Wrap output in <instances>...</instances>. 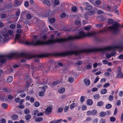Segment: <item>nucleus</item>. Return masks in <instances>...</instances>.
<instances>
[{
    "instance_id": "10",
    "label": "nucleus",
    "mask_w": 123,
    "mask_h": 123,
    "mask_svg": "<svg viewBox=\"0 0 123 123\" xmlns=\"http://www.w3.org/2000/svg\"><path fill=\"white\" fill-rule=\"evenodd\" d=\"M86 6L85 7V9L86 10H90L92 8V6L91 5H90L88 3H86Z\"/></svg>"
},
{
    "instance_id": "30",
    "label": "nucleus",
    "mask_w": 123,
    "mask_h": 123,
    "mask_svg": "<svg viewBox=\"0 0 123 123\" xmlns=\"http://www.w3.org/2000/svg\"><path fill=\"white\" fill-rule=\"evenodd\" d=\"M112 107L111 105L110 104H108L105 106L106 108L107 109L111 108Z\"/></svg>"
},
{
    "instance_id": "5",
    "label": "nucleus",
    "mask_w": 123,
    "mask_h": 123,
    "mask_svg": "<svg viewBox=\"0 0 123 123\" xmlns=\"http://www.w3.org/2000/svg\"><path fill=\"white\" fill-rule=\"evenodd\" d=\"M119 25V23L116 22L113 24L112 26L108 27V29L113 33H116L119 31L118 28Z\"/></svg>"
},
{
    "instance_id": "50",
    "label": "nucleus",
    "mask_w": 123,
    "mask_h": 123,
    "mask_svg": "<svg viewBox=\"0 0 123 123\" xmlns=\"http://www.w3.org/2000/svg\"><path fill=\"white\" fill-rule=\"evenodd\" d=\"M6 120L4 118H2L0 120V123H5Z\"/></svg>"
},
{
    "instance_id": "63",
    "label": "nucleus",
    "mask_w": 123,
    "mask_h": 123,
    "mask_svg": "<svg viewBox=\"0 0 123 123\" xmlns=\"http://www.w3.org/2000/svg\"><path fill=\"white\" fill-rule=\"evenodd\" d=\"M98 90V88H96L95 87V88H93L92 90V92H94L95 91H97Z\"/></svg>"
},
{
    "instance_id": "46",
    "label": "nucleus",
    "mask_w": 123,
    "mask_h": 123,
    "mask_svg": "<svg viewBox=\"0 0 123 123\" xmlns=\"http://www.w3.org/2000/svg\"><path fill=\"white\" fill-rule=\"evenodd\" d=\"M85 98L84 96H82L80 98V100L81 102H83L85 100Z\"/></svg>"
},
{
    "instance_id": "13",
    "label": "nucleus",
    "mask_w": 123,
    "mask_h": 123,
    "mask_svg": "<svg viewBox=\"0 0 123 123\" xmlns=\"http://www.w3.org/2000/svg\"><path fill=\"white\" fill-rule=\"evenodd\" d=\"M31 68L32 70L34 71H37L38 70V69L39 70L40 68H39V66L38 67H37L35 66H31Z\"/></svg>"
},
{
    "instance_id": "28",
    "label": "nucleus",
    "mask_w": 123,
    "mask_h": 123,
    "mask_svg": "<svg viewBox=\"0 0 123 123\" xmlns=\"http://www.w3.org/2000/svg\"><path fill=\"white\" fill-rule=\"evenodd\" d=\"M82 62L81 61H78L76 62L75 64L78 65H80L82 64Z\"/></svg>"
},
{
    "instance_id": "39",
    "label": "nucleus",
    "mask_w": 123,
    "mask_h": 123,
    "mask_svg": "<svg viewBox=\"0 0 123 123\" xmlns=\"http://www.w3.org/2000/svg\"><path fill=\"white\" fill-rule=\"evenodd\" d=\"M66 16V14L65 13H61L60 15V16L62 18H64Z\"/></svg>"
},
{
    "instance_id": "51",
    "label": "nucleus",
    "mask_w": 123,
    "mask_h": 123,
    "mask_svg": "<svg viewBox=\"0 0 123 123\" xmlns=\"http://www.w3.org/2000/svg\"><path fill=\"white\" fill-rule=\"evenodd\" d=\"M13 32L11 30H9L7 32V34H8V35H11L13 33Z\"/></svg>"
},
{
    "instance_id": "32",
    "label": "nucleus",
    "mask_w": 123,
    "mask_h": 123,
    "mask_svg": "<svg viewBox=\"0 0 123 123\" xmlns=\"http://www.w3.org/2000/svg\"><path fill=\"white\" fill-rule=\"evenodd\" d=\"M68 80L70 83H72L74 81V78L72 77H70L68 79Z\"/></svg>"
},
{
    "instance_id": "52",
    "label": "nucleus",
    "mask_w": 123,
    "mask_h": 123,
    "mask_svg": "<svg viewBox=\"0 0 123 123\" xmlns=\"http://www.w3.org/2000/svg\"><path fill=\"white\" fill-rule=\"evenodd\" d=\"M16 25H14L12 24L10 25V27L12 29H14Z\"/></svg>"
},
{
    "instance_id": "21",
    "label": "nucleus",
    "mask_w": 123,
    "mask_h": 123,
    "mask_svg": "<svg viewBox=\"0 0 123 123\" xmlns=\"http://www.w3.org/2000/svg\"><path fill=\"white\" fill-rule=\"evenodd\" d=\"M18 118V116L16 114L13 115L12 117V119L13 120H16Z\"/></svg>"
},
{
    "instance_id": "20",
    "label": "nucleus",
    "mask_w": 123,
    "mask_h": 123,
    "mask_svg": "<svg viewBox=\"0 0 123 123\" xmlns=\"http://www.w3.org/2000/svg\"><path fill=\"white\" fill-rule=\"evenodd\" d=\"M106 114L105 112L102 111L99 113V116L101 117H103L105 116Z\"/></svg>"
},
{
    "instance_id": "48",
    "label": "nucleus",
    "mask_w": 123,
    "mask_h": 123,
    "mask_svg": "<svg viewBox=\"0 0 123 123\" xmlns=\"http://www.w3.org/2000/svg\"><path fill=\"white\" fill-rule=\"evenodd\" d=\"M91 28V27L87 26L85 27L84 28V29L86 31H88L90 30Z\"/></svg>"
},
{
    "instance_id": "17",
    "label": "nucleus",
    "mask_w": 123,
    "mask_h": 123,
    "mask_svg": "<svg viewBox=\"0 0 123 123\" xmlns=\"http://www.w3.org/2000/svg\"><path fill=\"white\" fill-rule=\"evenodd\" d=\"M22 3V2L16 0L15 1V3L16 6H18L21 4Z\"/></svg>"
},
{
    "instance_id": "23",
    "label": "nucleus",
    "mask_w": 123,
    "mask_h": 123,
    "mask_svg": "<svg viewBox=\"0 0 123 123\" xmlns=\"http://www.w3.org/2000/svg\"><path fill=\"white\" fill-rule=\"evenodd\" d=\"M100 96L99 94H96L93 96L94 98L95 99H99L100 98Z\"/></svg>"
},
{
    "instance_id": "18",
    "label": "nucleus",
    "mask_w": 123,
    "mask_h": 123,
    "mask_svg": "<svg viewBox=\"0 0 123 123\" xmlns=\"http://www.w3.org/2000/svg\"><path fill=\"white\" fill-rule=\"evenodd\" d=\"M46 55L45 54H41L39 55H36V57L37 58H43L44 57H46Z\"/></svg>"
},
{
    "instance_id": "27",
    "label": "nucleus",
    "mask_w": 123,
    "mask_h": 123,
    "mask_svg": "<svg viewBox=\"0 0 123 123\" xmlns=\"http://www.w3.org/2000/svg\"><path fill=\"white\" fill-rule=\"evenodd\" d=\"M10 39V38L9 37L4 38L3 39V41L5 43L8 41Z\"/></svg>"
},
{
    "instance_id": "41",
    "label": "nucleus",
    "mask_w": 123,
    "mask_h": 123,
    "mask_svg": "<svg viewBox=\"0 0 123 123\" xmlns=\"http://www.w3.org/2000/svg\"><path fill=\"white\" fill-rule=\"evenodd\" d=\"M75 103H73L71 104L70 105V108L71 110H72L75 107Z\"/></svg>"
},
{
    "instance_id": "54",
    "label": "nucleus",
    "mask_w": 123,
    "mask_h": 123,
    "mask_svg": "<svg viewBox=\"0 0 123 123\" xmlns=\"http://www.w3.org/2000/svg\"><path fill=\"white\" fill-rule=\"evenodd\" d=\"M86 114L88 116H90L91 115H92V111H88L86 112Z\"/></svg>"
},
{
    "instance_id": "7",
    "label": "nucleus",
    "mask_w": 123,
    "mask_h": 123,
    "mask_svg": "<svg viewBox=\"0 0 123 123\" xmlns=\"http://www.w3.org/2000/svg\"><path fill=\"white\" fill-rule=\"evenodd\" d=\"M52 106H50L46 108L45 111V113L47 114H50L52 111Z\"/></svg>"
},
{
    "instance_id": "29",
    "label": "nucleus",
    "mask_w": 123,
    "mask_h": 123,
    "mask_svg": "<svg viewBox=\"0 0 123 123\" xmlns=\"http://www.w3.org/2000/svg\"><path fill=\"white\" fill-rule=\"evenodd\" d=\"M95 11L94 10H91L88 12L89 15H92L94 14L95 13Z\"/></svg>"
},
{
    "instance_id": "4",
    "label": "nucleus",
    "mask_w": 123,
    "mask_h": 123,
    "mask_svg": "<svg viewBox=\"0 0 123 123\" xmlns=\"http://www.w3.org/2000/svg\"><path fill=\"white\" fill-rule=\"evenodd\" d=\"M86 33L83 31H80L78 35H76L74 36H69L67 38H56L55 39V42L56 43H61L64 42L68 40H75L84 38L86 37Z\"/></svg>"
},
{
    "instance_id": "26",
    "label": "nucleus",
    "mask_w": 123,
    "mask_h": 123,
    "mask_svg": "<svg viewBox=\"0 0 123 123\" xmlns=\"http://www.w3.org/2000/svg\"><path fill=\"white\" fill-rule=\"evenodd\" d=\"M107 92V90L106 89H103L101 91L100 93L101 94H103L106 93Z\"/></svg>"
},
{
    "instance_id": "57",
    "label": "nucleus",
    "mask_w": 123,
    "mask_h": 123,
    "mask_svg": "<svg viewBox=\"0 0 123 123\" xmlns=\"http://www.w3.org/2000/svg\"><path fill=\"white\" fill-rule=\"evenodd\" d=\"M96 27L100 28L101 27L103 26V25H100L99 24H96L95 25Z\"/></svg>"
},
{
    "instance_id": "38",
    "label": "nucleus",
    "mask_w": 123,
    "mask_h": 123,
    "mask_svg": "<svg viewBox=\"0 0 123 123\" xmlns=\"http://www.w3.org/2000/svg\"><path fill=\"white\" fill-rule=\"evenodd\" d=\"M49 21L51 23H54L55 21V19L54 18H51L49 19Z\"/></svg>"
},
{
    "instance_id": "1",
    "label": "nucleus",
    "mask_w": 123,
    "mask_h": 123,
    "mask_svg": "<svg viewBox=\"0 0 123 123\" xmlns=\"http://www.w3.org/2000/svg\"><path fill=\"white\" fill-rule=\"evenodd\" d=\"M119 49L120 51L123 49V41L120 42L119 45H115L111 46L106 47L103 49L94 48L92 49H87L79 50V54L83 53H90L97 51L103 53L106 51H110L112 49Z\"/></svg>"
},
{
    "instance_id": "31",
    "label": "nucleus",
    "mask_w": 123,
    "mask_h": 123,
    "mask_svg": "<svg viewBox=\"0 0 123 123\" xmlns=\"http://www.w3.org/2000/svg\"><path fill=\"white\" fill-rule=\"evenodd\" d=\"M77 10V8L76 6H73L72 7L71 9L72 11L74 12H76Z\"/></svg>"
},
{
    "instance_id": "35",
    "label": "nucleus",
    "mask_w": 123,
    "mask_h": 123,
    "mask_svg": "<svg viewBox=\"0 0 123 123\" xmlns=\"http://www.w3.org/2000/svg\"><path fill=\"white\" fill-rule=\"evenodd\" d=\"M60 82L58 81H55V82H54L52 83V85L53 86H54L55 85H57Z\"/></svg>"
},
{
    "instance_id": "6",
    "label": "nucleus",
    "mask_w": 123,
    "mask_h": 123,
    "mask_svg": "<svg viewBox=\"0 0 123 123\" xmlns=\"http://www.w3.org/2000/svg\"><path fill=\"white\" fill-rule=\"evenodd\" d=\"M39 68L42 70H44L46 73L49 71L50 69V68L49 67H48L46 65L44 64L40 65Z\"/></svg>"
},
{
    "instance_id": "43",
    "label": "nucleus",
    "mask_w": 123,
    "mask_h": 123,
    "mask_svg": "<svg viewBox=\"0 0 123 123\" xmlns=\"http://www.w3.org/2000/svg\"><path fill=\"white\" fill-rule=\"evenodd\" d=\"M75 24L76 25H79L80 24V22L79 20H77L75 21Z\"/></svg>"
},
{
    "instance_id": "16",
    "label": "nucleus",
    "mask_w": 123,
    "mask_h": 123,
    "mask_svg": "<svg viewBox=\"0 0 123 123\" xmlns=\"http://www.w3.org/2000/svg\"><path fill=\"white\" fill-rule=\"evenodd\" d=\"M86 103L87 105H91L92 104L93 102L91 99H89L87 100Z\"/></svg>"
},
{
    "instance_id": "14",
    "label": "nucleus",
    "mask_w": 123,
    "mask_h": 123,
    "mask_svg": "<svg viewBox=\"0 0 123 123\" xmlns=\"http://www.w3.org/2000/svg\"><path fill=\"white\" fill-rule=\"evenodd\" d=\"M1 106L3 109H5L7 108L8 105L6 104L3 103L2 104Z\"/></svg>"
},
{
    "instance_id": "22",
    "label": "nucleus",
    "mask_w": 123,
    "mask_h": 123,
    "mask_svg": "<svg viewBox=\"0 0 123 123\" xmlns=\"http://www.w3.org/2000/svg\"><path fill=\"white\" fill-rule=\"evenodd\" d=\"M103 102L102 101H100L98 102L97 105L98 106H101L103 105Z\"/></svg>"
},
{
    "instance_id": "40",
    "label": "nucleus",
    "mask_w": 123,
    "mask_h": 123,
    "mask_svg": "<svg viewBox=\"0 0 123 123\" xmlns=\"http://www.w3.org/2000/svg\"><path fill=\"white\" fill-rule=\"evenodd\" d=\"M59 1L58 0H55L54 1V4L55 6H56L59 4Z\"/></svg>"
},
{
    "instance_id": "55",
    "label": "nucleus",
    "mask_w": 123,
    "mask_h": 123,
    "mask_svg": "<svg viewBox=\"0 0 123 123\" xmlns=\"http://www.w3.org/2000/svg\"><path fill=\"white\" fill-rule=\"evenodd\" d=\"M109 20L108 23L109 24H111L113 23V20L112 19H108Z\"/></svg>"
},
{
    "instance_id": "42",
    "label": "nucleus",
    "mask_w": 123,
    "mask_h": 123,
    "mask_svg": "<svg viewBox=\"0 0 123 123\" xmlns=\"http://www.w3.org/2000/svg\"><path fill=\"white\" fill-rule=\"evenodd\" d=\"M39 95L40 96H43L44 95V92L42 91H40L39 93Z\"/></svg>"
},
{
    "instance_id": "19",
    "label": "nucleus",
    "mask_w": 123,
    "mask_h": 123,
    "mask_svg": "<svg viewBox=\"0 0 123 123\" xmlns=\"http://www.w3.org/2000/svg\"><path fill=\"white\" fill-rule=\"evenodd\" d=\"M43 118L41 117H37L35 119V121L36 122H40L43 120Z\"/></svg>"
},
{
    "instance_id": "49",
    "label": "nucleus",
    "mask_w": 123,
    "mask_h": 123,
    "mask_svg": "<svg viewBox=\"0 0 123 123\" xmlns=\"http://www.w3.org/2000/svg\"><path fill=\"white\" fill-rule=\"evenodd\" d=\"M21 37V35L19 34H16L15 35V37L16 39H18Z\"/></svg>"
},
{
    "instance_id": "61",
    "label": "nucleus",
    "mask_w": 123,
    "mask_h": 123,
    "mask_svg": "<svg viewBox=\"0 0 123 123\" xmlns=\"http://www.w3.org/2000/svg\"><path fill=\"white\" fill-rule=\"evenodd\" d=\"M105 56L107 58H109L111 56V54L107 53L106 54Z\"/></svg>"
},
{
    "instance_id": "33",
    "label": "nucleus",
    "mask_w": 123,
    "mask_h": 123,
    "mask_svg": "<svg viewBox=\"0 0 123 123\" xmlns=\"http://www.w3.org/2000/svg\"><path fill=\"white\" fill-rule=\"evenodd\" d=\"M63 110V108L61 107H59L58 109V113H61Z\"/></svg>"
},
{
    "instance_id": "44",
    "label": "nucleus",
    "mask_w": 123,
    "mask_h": 123,
    "mask_svg": "<svg viewBox=\"0 0 123 123\" xmlns=\"http://www.w3.org/2000/svg\"><path fill=\"white\" fill-rule=\"evenodd\" d=\"M30 112L29 110L27 109H25L24 110V113L25 114H27L29 113H30Z\"/></svg>"
},
{
    "instance_id": "37",
    "label": "nucleus",
    "mask_w": 123,
    "mask_h": 123,
    "mask_svg": "<svg viewBox=\"0 0 123 123\" xmlns=\"http://www.w3.org/2000/svg\"><path fill=\"white\" fill-rule=\"evenodd\" d=\"M92 115H95L97 113V111L96 110H93L92 111Z\"/></svg>"
},
{
    "instance_id": "24",
    "label": "nucleus",
    "mask_w": 123,
    "mask_h": 123,
    "mask_svg": "<svg viewBox=\"0 0 123 123\" xmlns=\"http://www.w3.org/2000/svg\"><path fill=\"white\" fill-rule=\"evenodd\" d=\"M31 116L30 114L26 115L25 117V118L26 120H28L30 119L31 118Z\"/></svg>"
},
{
    "instance_id": "58",
    "label": "nucleus",
    "mask_w": 123,
    "mask_h": 123,
    "mask_svg": "<svg viewBox=\"0 0 123 123\" xmlns=\"http://www.w3.org/2000/svg\"><path fill=\"white\" fill-rule=\"evenodd\" d=\"M108 62V61L106 60H103L102 61V63L104 64H107Z\"/></svg>"
},
{
    "instance_id": "62",
    "label": "nucleus",
    "mask_w": 123,
    "mask_h": 123,
    "mask_svg": "<svg viewBox=\"0 0 123 123\" xmlns=\"http://www.w3.org/2000/svg\"><path fill=\"white\" fill-rule=\"evenodd\" d=\"M43 112H40L37 113V116H43Z\"/></svg>"
},
{
    "instance_id": "53",
    "label": "nucleus",
    "mask_w": 123,
    "mask_h": 123,
    "mask_svg": "<svg viewBox=\"0 0 123 123\" xmlns=\"http://www.w3.org/2000/svg\"><path fill=\"white\" fill-rule=\"evenodd\" d=\"M97 13L98 14H103L104 13V12L103 11L100 10H98Z\"/></svg>"
},
{
    "instance_id": "8",
    "label": "nucleus",
    "mask_w": 123,
    "mask_h": 123,
    "mask_svg": "<svg viewBox=\"0 0 123 123\" xmlns=\"http://www.w3.org/2000/svg\"><path fill=\"white\" fill-rule=\"evenodd\" d=\"M121 69L120 67H118V70L117 71V76L118 78L123 77V74L121 72Z\"/></svg>"
},
{
    "instance_id": "45",
    "label": "nucleus",
    "mask_w": 123,
    "mask_h": 123,
    "mask_svg": "<svg viewBox=\"0 0 123 123\" xmlns=\"http://www.w3.org/2000/svg\"><path fill=\"white\" fill-rule=\"evenodd\" d=\"M69 106H66L64 109V111L65 112H66L67 111H68V109H69Z\"/></svg>"
},
{
    "instance_id": "25",
    "label": "nucleus",
    "mask_w": 123,
    "mask_h": 123,
    "mask_svg": "<svg viewBox=\"0 0 123 123\" xmlns=\"http://www.w3.org/2000/svg\"><path fill=\"white\" fill-rule=\"evenodd\" d=\"M65 91V89L64 88H62L59 89L58 90V92L60 93H63Z\"/></svg>"
},
{
    "instance_id": "34",
    "label": "nucleus",
    "mask_w": 123,
    "mask_h": 123,
    "mask_svg": "<svg viewBox=\"0 0 123 123\" xmlns=\"http://www.w3.org/2000/svg\"><path fill=\"white\" fill-rule=\"evenodd\" d=\"M116 120V119L113 117H111L110 118V121L111 122H114Z\"/></svg>"
},
{
    "instance_id": "47",
    "label": "nucleus",
    "mask_w": 123,
    "mask_h": 123,
    "mask_svg": "<svg viewBox=\"0 0 123 123\" xmlns=\"http://www.w3.org/2000/svg\"><path fill=\"white\" fill-rule=\"evenodd\" d=\"M26 17L28 19H30L31 17V15L30 14H26Z\"/></svg>"
},
{
    "instance_id": "11",
    "label": "nucleus",
    "mask_w": 123,
    "mask_h": 123,
    "mask_svg": "<svg viewBox=\"0 0 123 123\" xmlns=\"http://www.w3.org/2000/svg\"><path fill=\"white\" fill-rule=\"evenodd\" d=\"M85 85L86 86H89L90 83V81L87 79H85L84 80Z\"/></svg>"
},
{
    "instance_id": "12",
    "label": "nucleus",
    "mask_w": 123,
    "mask_h": 123,
    "mask_svg": "<svg viewBox=\"0 0 123 123\" xmlns=\"http://www.w3.org/2000/svg\"><path fill=\"white\" fill-rule=\"evenodd\" d=\"M42 2L44 4H46L48 6H50L51 5L50 2L48 0H44Z\"/></svg>"
},
{
    "instance_id": "9",
    "label": "nucleus",
    "mask_w": 123,
    "mask_h": 123,
    "mask_svg": "<svg viewBox=\"0 0 123 123\" xmlns=\"http://www.w3.org/2000/svg\"><path fill=\"white\" fill-rule=\"evenodd\" d=\"M98 33L97 32H88L86 33V37H94Z\"/></svg>"
},
{
    "instance_id": "2",
    "label": "nucleus",
    "mask_w": 123,
    "mask_h": 123,
    "mask_svg": "<svg viewBox=\"0 0 123 123\" xmlns=\"http://www.w3.org/2000/svg\"><path fill=\"white\" fill-rule=\"evenodd\" d=\"M38 36H37L34 37V40L31 42L28 41H25L21 39L19 40V41L23 43H25L27 45H45L51 44L55 43L54 39H50L49 40L46 41L41 40L37 39Z\"/></svg>"
},
{
    "instance_id": "3",
    "label": "nucleus",
    "mask_w": 123,
    "mask_h": 123,
    "mask_svg": "<svg viewBox=\"0 0 123 123\" xmlns=\"http://www.w3.org/2000/svg\"><path fill=\"white\" fill-rule=\"evenodd\" d=\"M21 56L24 57L25 59H29L31 58V56L25 53H12L8 55H0V62L1 63H3L5 62L6 59H10L12 58Z\"/></svg>"
},
{
    "instance_id": "64",
    "label": "nucleus",
    "mask_w": 123,
    "mask_h": 123,
    "mask_svg": "<svg viewBox=\"0 0 123 123\" xmlns=\"http://www.w3.org/2000/svg\"><path fill=\"white\" fill-rule=\"evenodd\" d=\"M118 58L119 59H123V55L121 54L118 56Z\"/></svg>"
},
{
    "instance_id": "36",
    "label": "nucleus",
    "mask_w": 123,
    "mask_h": 123,
    "mask_svg": "<svg viewBox=\"0 0 123 123\" xmlns=\"http://www.w3.org/2000/svg\"><path fill=\"white\" fill-rule=\"evenodd\" d=\"M39 105L40 104L37 101L35 102L34 104V105L36 107H38Z\"/></svg>"
},
{
    "instance_id": "60",
    "label": "nucleus",
    "mask_w": 123,
    "mask_h": 123,
    "mask_svg": "<svg viewBox=\"0 0 123 123\" xmlns=\"http://www.w3.org/2000/svg\"><path fill=\"white\" fill-rule=\"evenodd\" d=\"M88 15H89L88 12H86L85 14V18L86 19L87 18Z\"/></svg>"
},
{
    "instance_id": "15",
    "label": "nucleus",
    "mask_w": 123,
    "mask_h": 123,
    "mask_svg": "<svg viewBox=\"0 0 123 123\" xmlns=\"http://www.w3.org/2000/svg\"><path fill=\"white\" fill-rule=\"evenodd\" d=\"M13 80V78L12 77V76H10L7 78V82L10 83Z\"/></svg>"
},
{
    "instance_id": "56",
    "label": "nucleus",
    "mask_w": 123,
    "mask_h": 123,
    "mask_svg": "<svg viewBox=\"0 0 123 123\" xmlns=\"http://www.w3.org/2000/svg\"><path fill=\"white\" fill-rule=\"evenodd\" d=\"M110 86V84L109 83H107L103 86L104 88H106Z\"/></svg>"
},
{
    "instance_id": "59",
    "label": "nucleus",
    "mask_w": 123,
    "mask_h": 123,
    "mask_svg": "<svg viewBox=\"0 0 123 123\" xmlns=\"http://www.w3.org/2000/svg\"><path fill=\"white\" fill-rule=\"evenodd\" d=\"M92 66L90 65H87L86 67V68L87 69H89L91 68Z\"/></svg>"
}]
</instances>
